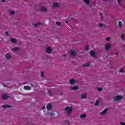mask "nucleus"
I'll list each match as a JSON object with an SVG mask.
<instances>
[{
  "mask_svg": "<svg viewBox=\"0 0 125 125\" xmlns=\"http://www.w3.org/2000/svg\"><path fill=\"white\" fill-rule=\"evenodd\" d=\"M56 25H61V23L59 22H56Z\"/></svg>",
  "mask_w": 125,
  "mask_h": 125,
  "instance_id": "nucleus-34",
  "label": "nucleus"
},
{
  "mask_svg": "<svg viewBox=\"0 0 125 125\" xmlns=\"http://www.w3.org/2000/svg\"><path fill=\"white\" fill-rule=\"evenodd\" d=\"M117 1H118V2H120V1H121V0H117Z\"/></svg>",
  "mask_w": 125,
  "mask_h": 125,
  "instance_id": "nucleus-38",
  "label": "nucleus"
},
{
  "mask_svg": "<svg viewBox=\"0 0 125 125\" xmlns=\"http://www.w3.org/2000/svg\"><path fill=\"white\" fill-rule=\"evenodd\" d=\"M71 89H72V90H77V89H79V86L75 85L71 87Z\"/></svg>",
  "mask_w": 125,
  "mask_h": 125,
  "instance_id": "nucleus-13",
  "label": "nucleus"
},
{
  "mask_svg": "<svg viewBox=\"0 0 125 125\" xmlns=\"http://www.w3.org/2000/svg\"><path fill=\"white\" fill-rule=\"evenodd\" d=\"M123 98H124L123 96H116L114 97V100H115V101H120L122 100Z\"/></svg>",
  "mask_w": 125,
  "mask_h": 125,
  "instance_id": "nucleus-1",
  "label": "nucleus"
},
{
  "mask_svg": "<svg viewBox=\"0 0 125 125\" xmlns=\"http://www.w3.org/2000/svg\"><path fill=\"white\" fill-rule=\"evenodd\" d=\"M125 71V69L124 68H121L120 70V72L121 73H124V72Z\"/></svg>",
  "mask_w": 125,
  "mask_h": 125,
  "instance_id": "nucleus-27",
  "label": "nucleus"
},
{
  "mask_svg": "<svg viewBox=\"0 0 125 125\" xmlns=\"http://www.w3.org/2000/svg\"><path fill=\"white\" fill-rule=\"evenodd\" d=\"M2 0V1H3V2H4V1H5V0Z\"/></svg>",
  "mask_w": 125,
  "mask_h": 125,
  "instance_id": "nucleus-39",
  "label": "nucleus"
},
{
  "mask_svg": "<svg viewBox=\"0 0 125 125\" xmlns=\"http://www.w3.org/2000/svg\"><path fill=\"white\" fill-rule=\"evenodd\" d=\"M76 83H78V81L75 79H71L69 80V83L70 84H75Z\"/></svg>",
  "mask_w": 125,
  "mask_h": 125,
  "instance_id": "nucleus-5",
  "label": "nucleus"
},
{
  "mask_svg": "<svg viewBox=\"0 0 125 125\" xmlns=\"http://www.w3.org/2000/svg\"><path fill=\"white\" fill-rule=\"evenodd\" d=\"M89 48V46H88V45H86L84 47V49L86 50V51H87L88 50V48Z\"/></svg>",
  "mask_w": 125,
  "mask_h": 125,
  "instance_id": "nucleus-22",
  "label": "nucleus"
},
{
  "mask_svg": "<svg viewBox=\"0 0 125 125\" xmlns=\"http://www.w3.org/2000/svg\"><path fill=\"white\" fill-rule=\"evenodd\" d=\"M23 88L26 90H31V86H24Z\"/></svg>",
  "mask_w": 125,
  "mask_h": 125,
  "instance_id": "nucleus-11",
  "label": "nucleus"
},
{
  "mask_svg": "<svg viewBox=\"0 0 125 125\" xmlns=\"http://www.w3.org/2000/svg\"><path fill=\"white\" fill-rule=\"evenodd\" d=\"M65 112H66V113H67L68 115H69V114H71V112H72V108H71L70 107L67 106L65 108Z\"/></svg>",
  "mask_w": 125,
  "mask_h": 125,
  "instance_id": "nucleus-2",
  "label": "nucleus"
},
{
  "mask_svg": "<svg viewBox=\"0 0 125 125\" xmlns=\"http://www.w3.org/2000/svg\"><path fill=\"white\" fill-rule=\"evenodd\" d=\"M90 54L91 56H92V57H95V56H96V53H95L93 51H91L90 52Z\"/></svg>",
  "mask_w": 125,
  "mask_h": 125,
  "instance_id": "nucleus-7",
  "label": "nucleus"
},
{
  "mask_svg": "<svg viewBox=\"0 0 125 125\" xmlns=\"http://www.w3.org/2000/svg\"><path fill=\"white\" fill-rule=\"evenodd\" d=\"M41 77H43V72L42 71L41 72Z\"/></svg>",
  "mask_w": 125,
  "mask_h": 125,
  "instance_id": "nucleus-28",
  "label": "nucleus"
},
{
  "mask_svg": "<svg viewBox=\"0 0 125 125\" xmlns=\"http://www.w3.org/2000/svg\"><path fill=\"white\" fill-rule=\"evenodd\" d=\"M45 50L47 53L50 54V53L52 52V48H51V47H47V48H46Z\"/></svg>",
  "mask_w": 125,
  "mask_h": 125,
  "instance_id": "nucleus-3",
  "label": "nucleus"
},
{
  "mask_svg": "<svg viewBox=\"0 0 125 125\" xmlns=\"http://www.w3.org/2000/svg\"><path fill=\"white\" fill-rule=\"evenodd\" d=\"M39 25H40V23L35 24V27H38V26H39Z\"/></svg>",
  "mask_w": 125,
  "mask_h": 125,
  "instance_id": "nucleus-31",
  "label": "nucleus"
},
{
  "mask_svg": "<svg viewBox=\"0 0 125 125\" xmlns=\"http://www.w3.org/2000/svg\"><path fill=\"white\" fill-rule=\"evenodd\" d=\"M11 56L10 54H9V53H7L5 55V58H6V59L9 60L11 58Z\"/></svg>",
  "mask_w": 125,
  "mask_h": 125,
  "instance_id": "nucleus-14",
  "label": "nucleus"
},
{
  "mask_svg": "<svg viewBox=\"0 0 125 125\" xmlns=\"http://www.w3.org/2000/svg\"><path fill=\"white\" fill-rule=\"evenodd\" d=\"M116 55H119V53L118 52L115 53Z\"/></svg>",
  "mask_w": 125,
  "mask_h": 125,
  "instance_id": "nucleus-37",
  "label": "nucleus"
},
{
  "mask_svg": "<svg viewBox=\"0 0 125 125\" xmlns=\"http://www.w3.org/2000/svg\"><path fill=\"white\" fill-rule=\"evenodd\" d=\"M105 41H106V42H110V41H111V38L110 37H106Z\"/></svg>",
  "mask_w": 125,
  "mask_h": 125,
  "instance_id": "nucleus-20",
  "label": "nucleus"
},
{
  "mask_svg": "<svg viewBox=\"0 0 125 125\" xmlns=\"http://www.w3.org/2000/svg\"><path fill=\"white\" fill-rule=\"evenodd\" d=\"M5 35H6V36H8V35H9V33H8V32H6Z\"/></svg>",
  "mask_w": 125,
  "mask_h": 125,
  "instance_id": "nucleus-33",
  "label": "nucleus"
},
{
  "mask_svg": "<svg viewBox=\"0 0 125 125\" xmlns=\"http://www.w3.org/2000/svg\"><path fill=\"white\" fill-rule=\"evenodd\" d=\"M13 51H18V50H19V48L15 47V48H13Z\"/></svg>",
  "mask_w": 125,
  "mask_h": 125,
  "instance_id": "nucleus-23",
  "label": "nucleus"
},
{
  "mask_svg": "<svg viewBox=\"0 0 125 125\" xmlns=\"http://www.w3.org/2000/svg\"><path fill=\"white\" fill-rule=\"evenodd\" d=\"M107 111H108V108H105L104 110L101 112V115H105L106 113H107Z\"/></svg>",
  "mask_w": 125,
  "mask_h": 125,
  "instance_id": "nucleus-9",
  "label": "nucleus"
},
{
  "mask_svg": "<svg viewBox=\"0 0 125 125\" xmlns=\"http://www.w3.org/2000/svg\"><path fill=\"white\" fill-rule=\"evenodd\" d=\"M98 90L99 91H102V88H99L98 89Z\"/></svg>",
  "mask_w": 125,
  "mask_h": 125,
  "instance_id": "nucleus-30",
  "label": "nucleus"
},
{
  "mask_svg": "<svg viewBox=\"0 0 125 125\" xmlns=\"http://www.w3.org/2000/svg\"><path fill=\"white\" fill-rule=\"evenodd\" d=\"M81 98H82L83 99H86V94L85 93H82L80 95Z\"/></svg>",
  "mask_w": 125,
  "mask_h": 125,
  "instance_id": "nucleus-8",
  "label": "nucleus"
},
{
  "mask_svg": "<svg viewBox=\"0 0 125 125\" xmlns=\"http://www.w3.org/2000/svg\"><path fill=\"white\" fill-rule=\"evenodd\" d=\"M69 54L71 55V56H75V55L77 54V52L73 50H70L69 51Z\"/></svg>",
  "mask_w": 125,
  "mask_h": 125,
  "instance_id": "nucleus-6",
  "label": "nucleus"
},
{
  "mask_svg": "<svg viewBox=\"0 0 125 125\" xmlns=\"http://www.w3.org/2000/svg\"><path fill=\"white\" fill-rule=\"evenodd\" d=\"M99 27H103L104 26H105V25L103 23H99Z\"/></svg>",
  "mask_w": 125,
  "mask_h": 125,
  "instance_id": "nucleus-26",
  "label": "nucleus"
},
{
  "mask_svg": "<svg viewBox=\"0 0 125 125\" xmlns=\"http://www.w3.org/2000/svg\"><path fill=\"white\" fill-rule=\"evenodd\" d=\"M3 107H6L7 108H11V106L8 104L4 105Z\"/></svg>",
  "mask_w": 125,
  "mask_h": 125,
  "instance_id": "nucleus-25",
  "label": "nucleus"
},
{
  "mask_svg": "<svg viewBox=\"0 0 125 125\" xmlns=\"http://www.w3.org/2000/svg\"><path fill=\"white\" fill-rule=\"evenodd\" d=\"M10 41L13 43H15L17 42V41L13 38L11 39Z\"/></svg>",
  "mask_w": 125,
  "mask_h": 125,
  "instance_id": "nucleus-16",
  "label": "nucleus"
},
{
  "mask_svg": "<svg viewBox=\"0 0 125 125\" xmlns=\"http://www.w3.org/2000/svg\"><path fill=\"white\" fill-rule=\"evenodd\" d=\"M2 98L3 99H7V98H8V95L6 94H3Z\"/></svg>",
  "mask_w": 125,
  "mask_h": 125,
  "instance_id": "nucleus-12",
  "label": "nucleus"
},
{
  "mask_svg": "<svg viewBox=\"0 0 125 125\" xmlns=\"http://www.w3.org/2000/svg\"><path fill=\"white\" fill-rule=\"evenodd\" d=\"M89 63H86L84 64H83V67H89Z\"/></svg>",
  "mask_w": 125,
  "mask_h": 125,
  "instance_id": "nucleus-24",
  "label": "nucleus"
},
{
  "mask_svg": "<svg viewBox=\"0 0 125 125\" xmlns=\"http://www.w3.org/2000/svg\"><path fill=\"white\" fill-rule=\"evenodd\" d=\"M10 14H11V15H12V14H14V11H10Z\"/></svg>",
  "mask_w": 125,
  "mask_h": 125,
  "instance_id": "nucleus-32",
  "label": "nucleus"
},
{
  "mask_svg": "<svg viewBox=\"0 0 125 125\" xmlns=\"http://www.w3.org/2000/svg\"><path fill=\"white\" fill-rule=\"evenodd\" d=\"M53 5L54 7H58L59 6V4L58 3H54Z\"/></svg>",
  "mask_w": 125,
  "mask_h": 125,
  "instance_id": "nucleus-18",
  "label": "nucleus"
},
{
  "mask_svg": "<svg viewBox=\"0 0 125 125\" xmlns=\"http://www.w3.org/2000/svg\"><path fill=\"white\" fill-rule=\"evenodd\" d=\"M121 39H125V36L124 35H121Z\"/></svg>",
  "mask_w": 125,
  "mask_h": 125,
  "instance_id": "nucleus-29",
  "label": "nucleus"
},
{
  "mask_svg": "<svg viewBox=\"0 0 125 125\" xmlns=\"http://www.w3.org/2000/svg\"><path fill=\"white\" fill-rule=\"evenodd\" d=\"M121 125H125V123H123V122H121Z\"/></svg>",
  "mask_w": 125,
  "mask_h": 125,
  "instance_id": "nucleus-36",
  "label": "nucleus"
},
{
  "mask_svg": "<svg viewBox=\"0 0 125 125\" xmlns=\"http://www.w3.org/2000/svg\"><path fill=\"white\" fill-rule=\"evenodd\" d=\"M98 103H99L98 101H96V103H95V105H98Z\"/></svg>",
  "mask_w": 125,
  "mask_h": 125,
  "instance_id": "nucleus-35",
  "label": "nucleus"
},
{
  "mask_svg": "<svg viewBox=\"0 0 125 125\" xmlns=\"http://www.w3.org/2000/svg\"><path fill=\"white\" fill-rule=\"evenodd\" d=\"M48 92H49H49H50V91H49Z\"/></svg>",
  "mask_w": 125,
  "mask_h": 125,
  "instance_id": "nucleus-41",
  "label": "nucleus"
},
{
  "mask_svg": "<svg viewBox=\"0 0 125 125\" xmlns=\"http://www.w3.org/2000/svg\"><path fill=\"white\" fill-rule=\"evenodd\" d=\"M112 45L111 43H108L105 45V48L106 50H109V49L111 47Z\"/></svg>",
  "mask_w": 125,
  "mask_h": 125,
  "instance_id": "nucleus-4",
  "label": "nucleus"
},
{
  "mask_svg": "<svg viewBox=\"0 0 125 125\" xmlns=\"http://www.w3.org/2000/svg\"><path fill=\"white\" fill-rule=\"evenodd\" d=\"M86 117V114H81L80 115L81 119H84Z\"/></svg>",
  "mask_w": 125,
  "mask_h": 125,
  "instance_id": "nucleus-19",
  "label": "nucleus"
},
{
  "mask_svg": "<svg viewBox=\"0 0 125 125\" xmlns=\"http://www.w3.org/2000/svg\"><path fill=\"white\" fill-rule=\"evenodd\" d=\"M118 26L119 28H122V27H123V22H122V21H119L118 22Z\"/></svg>",
  "mask_w": 125,
  "mask_h": 125,
  "instance_id": "nucleus-17",
  "label": "nucleus"
},
{
  "mask_svg": "<svg viewBox=\"0 0 125 125\" xmlns=\"http://www.w3.org/2000/svg\"><path fill=\"white\" fill-rule=\"evenodd\" d=\"M51 108H52V105H51V104H49L47 105V110H50V109H51Z\"/></svg>",
  "mask_w": 125,
  "mask_h": 125,
  "instance_id": "nucleus-15",
  "label": "nucleus"
},
{
  "mask_svg": "<svg viewBox=\"0 0 125 125\" xmlns=\"http://www.w3.org/2000/svg\"><path fill=\"white\" fill-rule=\"evenodd\" d=\"M83 1L86 4H89V0H83Z\"/></svg>",
  "mask_w": 125,
  "mask_h": 125,
  "instance_id": "nucleus-21",
  "label": "nucleus"
},
{
  "mask_svg": "<svg viewBox=\"0 0 125 125\" xmlns=\"http://www.w3.org/2000/svg\"><path fill=\"white\" fill-rule=\"evenodd\" d=\"M40 10H41V11H44V12H45V11H46V10H47L46 8L44 6H42L40 8Z\"/></svg>",
  "mask_w": 125,
  "mask_h": 125,
  "instance_id": "nucleus-10",
  "label": "nucleus"
},
{
  "mask_svg": "<svg viewBox=\"0 0 125 125\" xmlns=\"http://www.w3.org/2000/svg\"><path fill=\"white\" fill-rule=\"evenodd\" d=\"M45 108V106H43V109Z\"/></svg>",
  "mask_w": 125,
  "mask_h": 125,
  "instance_id": "nucleus-40",
  "label": "nucleus"
}]
</instances>
